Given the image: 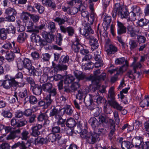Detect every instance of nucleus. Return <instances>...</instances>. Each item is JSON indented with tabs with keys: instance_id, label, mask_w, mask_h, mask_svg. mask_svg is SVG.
<instances>
[{
	"instance_id": "nucleus-47",
	"label": "nucleus",
	"mask_w": 149,
	"mask_h": 149,
	"mask_svg": "<svg viewBox=\"0 0 149 149\" xmlns=\"http://www.w3.org/2000/svg\"><path fill=\"white\" fill-rule=\"evenodd\" d=\"M23 75L22 73L20 72H19L15 76L14 78L12 79H14L15 80L17 81H22Z\"/></svg>"
},
{
	"instance_id": "nucleus-22",
	"label": "nucleus",
	"mask_w": 149,
	"mask_h": 149,
	"mask_svg": "<svg viewBox=\"0 0 149 149\" xmlns=\"http://www.w3.org/2000/svg\"><path fill=\"white\" fill-rule=\"evenodd\" d=\"M127 32L128 34H130L132 37H135L136 34L134 33V26L132 25H129L127 27Z\"/></svg>"
},
{
	"instance_id": "nucleus-7",
	"label": "nucleus",
	"mask_w": 149,
	"mask_h": 149,
	"mask_svg": "<svg viewBox=\"0 0 149 149\" xmlns=\"http://www.w3.org/2000/svg\"><path fill=\"white\" fill-rule=\"evenodd\" d=\"M19 83V81L15 80L14 79H12L3 81L2 85L4 88L8 89L11 87L17 86Z\"/></svg>"
},
{
	"instance_id": "nucleus-57",
	"label": "nucleus",
	"mask_w": 149,
	"mask_h": 149,
	"mask_svg": "<svg viewBox=\"0 0 149 149\" xmlns=\"http://www.w3.org/2000/svg\"><path fill=\"white\" fill-rule=\"evenodd\" d=\"M35 7L38 10L39 13H42L44 10V7L38 4H35Z\"/></svg>"
},
{
	"instance_id": "nucleus-63",
	"label": "nucleus",
	"mask_w": 149,
	"mask_h": 149,
	"mask_svg": "<svg viewBox=\"0 0 149 149\" xmlns=\"http://www.w3.org/2000/svg\"><path fill=\"white\" fill-rule=\"evenodd\" d=\"M39 36L38 35L34 33H32L31 37V41L33 42L36 43Z\"/></svg>"
},
{
	"instance_id": "nucleus-60",
	"label": "nucleus",
	"mask_w": 149,
	"mask_h": 149,
	"mask_svg": "<svg viewBox=\"0 0 149 149\" xmlns=\"http://www.w3.org/2000/svg\"><path fill=\"white\" fill-rule=\"evenodd\" d=\"M31 55L34 60H37L40 57L39 54L36 51H34L32 52Z\"/></svg>"
},
{
	"instance_id": "nucleus-62",
	"label": "nucleus",
	"mask_w": 149,
	"mask_h": 149,
	"mask_svg": "<svg viewBox=\"0 0 149 149\" xmlns=\"http://www.w3.org/2000/svg\"><path fill=\"white\" fill-rule=\"evenodd\" d=\"M65 112L67 114L71 115L73 113V110L70 106H68L65 109Z\"/></svg>"
},
{
	"instance_id": "nucleus-18",
	"label": "nucleus",
	"mask_w": 149,
	"mask_h": 149,
	"mask_svg": "<svg viewBox=\"0 0 149 149\" xmlns=\"http://www.w3.org/2000/svg\"><path fill=\"white\" fill-rule=\"evenodd\" d=\"M95 94L92 97L93 99V100H96V102L98 104H100L102 103V102L104 101L103 98L101 96H100V95L99 94V93L97 91H95Z\"/></svg>"
},
{
	"instance_id": "nucleus-23",
	"label": "nucleus",
	"mask_w": 149,
	"mask_h": 149,
	"mask_svg": "<svg viewBox=\"0 0 149 149\" xmlns=\"http://www.w3.org/2000/svg\"><path fill=\"white\" fill-rule=\"evenodd\" d=\"M86 93L82 90H80L78 91V93L76 95L77 99L80 100L84 99V100L86 97Z\"/></svg>"
},
{
	"instance_id": "nucleus-37",
	"label": "nucleus",
	"mask_w": 149,
	"mask_h": 149,
	"mask_svg": "<svg viewBox=\"0 0 149 149\" xmlns=\"http://www.w3.org/2000/svg\"><path fill=\"white\" fill-rule=\"evenodd\" d=\"M51 96H52V95L48 94L45 98V107L47 108L51 104L52 101L51 99Z\"/></svg>"
},
{
	"instance_id": "nucleus-40",
	"label": "nucleus",
	"mask_w": 149,
	"mask_h": 149,
	"mask_svg": "<svg viewBox=\"0 0 149 149\" xmlns=\"http://www.w3.org/2000/svg\"><path fill=\"white\" fill-rule=\"evenodd\" d=\"M27 123V122L26 119L23 118L17 122L16 126L18 127H21L26 125Z\"/></svg>"
},
{
	"instance_id": "nucleus-9",
	"label": "nucleus",
	"mask_w": 149,
	"mask_h": 149,
	"mask_svg": "<svg viewBox=\"0 0 149 149\" xmlns=\"http://www.w3.org/2000/svg\"><path fill=\"white\" fill-rule=\"evenodd\" d=\"M61 110L58 109V107L54 106L52 107L49 113V116L51 117L54 116V118L56 120L60 119L61 117L60 115Z\"/></svg>"
},
{
	"instance_id": "nucleus-31",
	"label": "nucleus",
	"mask_w": 149,
	"mask_h": 149,
	"mask_svg": "<svg viewBox=\"0 0 149 149\" xmlns=\"http://www.w3.org/2000/svg\"><path fill=\"white\" fill-rule=\"evenodd\" d=\"M48 140L47 138H36L35 139V143L36 145L38 144H42L47 143Z\"/></svg>"
},
{
	"instance_id": "nucleus-13",
	"label": "nucleus",
	"mask_w": 149,
	"mask_h": 149,
	"mask_svg": "<svg viewBox=\"0 0 149 149\" xmlns=\"http://www.w3.org/2000/svg\"><path fill=\"white\" fill-rule=\"evenodd\" d=\"M143 144V139L141 137H137L133 138L132 140V144L135 147L141 148V146Z\"/></svg>"
},
{
	"instance_id": "nucleus-28",
	"label": "nucleus",
	"mask_w": 149,
	"mask_h": 149,
	"mask_svg": "<svg viewBox=\"0 0 149 149\" xmlns=\"http://www.w3.org/2000/svg\"><path fill=\"white\" fill-rule=\"evenodd\" d=\"M42 3L43 5L49 7L54 8L56 7L54 3L52 2L51 0H42Z\"/></svg>"
},
{
	"instance_id": "nucleus-5",
	"label": "nucleus",
	"mask_w": 149,
	"mask_h": 149,
	"mask_svg": "<svg viewBox=\"0 0 149 149\" xmlns=\"http://www.w3.org/2000/svg\"><path fill=\"white\" fill-rule=\"evenodd\" d=\"M42 91L49 93V94L52 95V96H54L56 94V89L53 88V86L51 83L49 82L46 83L42 84Z\"/></svg>"
},
{
	"instance_id": "nucleus-29",
	"label": "nucleus",
	"mask_w": 149,
	"mask_h": 149,
	"mask_svg": "<svg viewBox=\"0 0 149 149\" xmlns=\"http://www.w3.org/2000/svg\"><path fill=\"white\" fill-rule=\"evenodd\" d=\"M27 36L26 33L22 32L19 35L17 39V41L19 43H22L27 38Z\"/></svg>"
},
{
	"instance_id": "nucleus-53",
	"label": "nucleus",
	"mask_w": 149,
	"mask_h": 149,
	"mask_svg": "<svg viewBox=\"0 0 149 149\" xmlns=\"http://www.w3.org/2000/svg\"><path fill=\"white\" fill-rule=\"evenodd\" d=\"M93 66V63L92 62H89L84 65L83 68H84L85 70H90L92 69Z\"/></svg>"
},
{
	"instance_id": "nucleus-34",
	"label": "nucleus",
	"mask_w": 149,
	"mask_h": 149,
	"mask_svg": "<svg viewBox=\"0 0 149 149\" xmlns=\"http://www.w3.org/2000/svg\"><path fill=\"white\" fill-rule=\"evenodd\" d=\"M93 101V99L91 96L89 98L90 104H88V108L91 110L95 109V110L98 111V108H96V105L94 104Z\"/></svg>"
},
{
	"instance_id": "nucleus-48",
	"label": "nucleus",
	"mask_w": 149,
	"mask_h": 149,
	"mask_svg": "<svg viewBox=\"0 0 149 149\" xmlns=\"http://www.w3.org/2000/svg\"><path fill=\"white\" fill-rule=\"evenodd\" d=\"M8 98V100L10 103H15L16 100H18V97L16 95V92H15V94L13 96H9Z\"/></svg>"
},
{
	"instance_id": "nucleus-45",
	"label": "nucleus",
	"mask_w": 149,
	"mask_h": 149,
	"mask_svg": "<svg viewBox=\"0 0 149 149\" xmlns=\"http://www.w3.org/2000/svg\"><path fill=\"white\" fill-rule=\"evenodd\" d=\"M74 79L73 76L69 75L65 78L64 81V83L68 84L70 83L74 80Z\"/></svg>"
},
{
	"instance_id": "nucleus-56",
	"label": "nucleus",
	"mask_w": 149,
	"mask_h": 149,
	"mask_svg": "<svg viewBox=\"0 0 149 149\" xmlns=\"http://www.w3.org/2000/svg\"><path fill=\"white\" fill-rule=\"evenodd\" d=\"M1 114L4 117L9 118H11L12 116V113L8 111H3Z\"/></svg>"
},
{
	"instance_id": "nucleus-11",
	"label": "nucleus",
	"mask_w": 149,
	"mask_h": 149,
	"mask_svg": "<svg viewBox=\"0 0 149 149\" xmlns=\"http://www.w3.org/2000/svg\"><path fill=\"white\" fill-rule=\"evenodd\" d=\"M80 41L79 39L76 38L74 42L72 45V50L75 52L77 53L80 51L82 48V45L80 43Z\"/></svg>"
},
{
	"instance_id": "nucleus-39",
	"label": "nucleus",
	"mask_w": 149,
	"mask_h": 149,
	"mask_svg": "<svg viewBox=\"0 0 149 149\" xmlns=\"http://www.w3.org/2000/svg\"><path fill=\"white\" fill-rule=\"evenodd\" d=\"M48 28L50 32L52 33L54 32L56 29L54 23L52 22H51L49 23L48 25Z\"/></svg>"
},
{
	"instance_id": "nucleus-21",
	"label": "nucleus",
	"mask_w": 149,
	"mask_h": 149,
	"mask_svg": "<svg viewBox=\"0 0 149 149\" xmlns=\"http://www.w3.org/2000/svg\"><path fill=\"white\" fill-rule=\"evenodd\" d=\"M108 48L106 49V51L108 55L113 54L117 51L116 47L112 45H109Z\"/></svg>"
},
{
	"instance_id": "nucleus-14",
	"label": "nucleus",
	"mask_w": 149,
	"mask_h": 149,
	"mask_svg": "<svg viewBox=\"0 0 149 149\" xmlns=\"http://www.w3.org/2000/svg\"><path fill=\"white\" fill-rule=\"evenodd\" d=\"M117 25V33L118 34L120 35L126 32L127 28L123 24L118 21Z\"/></svg>"
},
{
	"instance_id": "nucleus-10",
	"label": "nucleus",
	"mask_w": 149,
	"mask_h": 149,
	"mask_svg": "<svg viewBox=\"0 0 149 149\" xmlns=\"http://www.w3.org/2000/svg\"><path fill=\"white\" fill-rule=\"evenodd\" d=\"M60 27L61 32L64 33H67L69 37L73 36L74 33V29L72 27H65L63 26H60Z\"/></svg>"
},
{
	"instance_id": "nucleus-6",
	"label": "nucleus",
	"mask_w": 149,
	"mask_h": 149,
	"mask_svg": "<svg viewBox=\"0 0 149 149\" xmlns=\"http://www.w3.org/2000/svg\"><path fill=\"white\" fill-rule=\"evenodd\" d=\"M84 137H85L87 142L90 144H94L97 140L99 135L95 132H90L86 134H83Z\"/></svg>"
},
{
	"instance_id": "nucleus-43",
	"label": "nucleus",
	"mask_w": 149,
	"mask_h": 149,
	"mask_svg": "<svg viewBox=\"0 0 149 149\" xmlns=\"http://www.w3.org/2000/svg\"><path fill=\"white\" fill-rule=\"evenodd\" d=\"M6 58L8 61H13L14 59V56L13 53L12 52H7L6 54Z\"/></svg>"
},
{
	"instance_id": "nucleus-19",
	"label": "nucleus",
	"mask_w": 149,
	"mask_h": 149,
	"mask_svg": "<svg viewBox=\"0 0 149 149\" xmlns=\"http://www.w3.org/2000/svg\"><path fill=\"white\" fill-rule=\"evenodd\" d=\"M96 14H95L93 12H92L90 17L89 16L87 18L88 19V23H87L86 21L83 22V25L84 26L85 25V24H87L89 26L91 27V26H90V24L92 25L93 22H94L95 20V17L96 16Z\"/></svg>"
},
{
	"instance_id": "nucleus-36",
	"label": "nucleus",
	"mask_w": 149,
	"mask_h": 149,
	"mask_svg": "<svg viewBox=\"0 0 149 149\" xmlns=\"http://www.w3.org/2000/svg\"><path fill=\"white\" fill-rule=\"evenodd\" d=\"M29 72L33 76H38L41 75L42 74V72L40 70H36L34 67Z\"/></svg>"
},
{
	"instance_id": "nucleus-30",
	"label": "nucleus",
	"mask_w": 149,
	"mask_h": 149,
	"mask_svg": "<svg viewBox=\"0 0 149 149\" xmlns=\"http://www.w3.org/2000/svg\"><path fill=\"white\" fill-rule=\"evenodd\" d=\"M66 124L68 127L72 128L75 125V121L74 119L70 118L67 120Z\"/></svg>"
},
{
	"instance_id": "nucleus-1",
	"label": "nucleus",
	"mask_w": 149,
	"mask_h": 149,
	"mask_svg": "<svg viewBox=\"0 0 149 149\" xmlns=\"http://www.w3.org/2000/svg\"><path fill=\"white\" fill-rule=\"evenodd\" d=\"M84 28L81 29L80 32L81 34L85 37L87 39H89L91 49L93 51L97 49L99 46L98 40L96 38H95L91 36L93 33V31L92 30L91 27L87 24H85Z\"/></svg>"
},
{
	"instance_id": "nucleus-35",
	"label": "nucleus",
	"mask_w": 149,
	"mask_h": 149,
	"mask_svg": "<svg viewBox=\"0 0 149 149\" xmlns=\"http://www.w3.org/2000/svg\"><path fill=\"white\" fill-rule=\"evenodd\" d=\"M45 24H42L39 26H34L31 32L38 33L39 32V30H41L45 26Z\"/></svg>"
},
{
	"instance_id": "nucleus-27",
	"label": "nucleus",
	"mask_w": 149,
	"mask_h": 149,
	"mask_svg": "<svg viewBox=\"0 0 149 149\" xmlns=\"http://www.w3.org/2000/svg\"><path fill=\"white\" fill-rule=\"evenodd\" d=\"M17 13L16 10L14 8L11 7H8L6 9L5 12V14L8 16L15 15H16Z\"/></svg>"
},
{
	"instance_id": "nucleus-49",
	"label": "nucleus",
	"mask_w": 149,
	"mask_h": 149,
	"mask_svg": "<svg viewBox=\"0 0 149 149\" xmlns=\"http://www.w3.org/2000/svg\"><path fill=\"white\" fill-rule=\"evenodd\" d=\"M80 87V85L78 82H75L73 83L70 86V88L71 89L72 92L75 91Z\"/></svg>"
},
{
	"instance_id": "nucleus-3",
	"label": "nucleus",
	"mask_w": 149,
	"mask_h": 149,
	"mask_svg": "<svg viewBox=\"0 0 149 149\" xmlns=\"http://www.w3.org/2000/svg\"><path fill=\"white\" fill-rule=\"evenodd\" d=\"M114 88L111 87L108 92V103L111 107L117 110L121 111L123 109V107L121 106L115 100Z\"/></svg>"
},
{
	"instance_id": "nucleus-4",
	"label": "nucleus",
	"mask_w": 149,
	"mask_h": 149,
	"mask_svg": "<svg viewBox=\"0 0 149 149\" xmlns=\"http://www.w3.org/2000/svg\"><path fill=\"white\" fill-rule=\"evenodd\" d=\"M128 12L124 8H123L119 3L115 4V8L112 11V16L115 17L117 15L122 18L127 17Z\"/></svg>"
},
{
	"instance_id": "nucleus-26",
	"label": "nucleus",
	"mask_w": 149,
	"mask_h": 149,
	"mask_svg": "<svg viewBox=\"0 0 149 149\" xmlns=\"http://www.w3.org/2000/svg\"><path fill=\"white\" fill-rule=\"evenodd\" d=\"M110 121L111 126L110 128L111 130L109 134V139L111 140L112 139V136L113 135L115 130V125L114 122L113 120H111Z\"/></svg>"
},
{
	"instance_id": "nucleus-25",
	"label": "nucleus",
	"mask_w": 149,
	"mask_h": 149,
	"mask_svg": "<svg viewBox=\"0 0 149 149\" xmlns=\"http://www.w3.org/2000/svg\"><path fill=\"white\" fill-rule=\"evenodd\" d=\"M8 31L6 29L1 28L0 29V39L4 40L7 38Z\"/></svg>"
},
{
	"instance_id": "nucleus-44",
	"label": "nucleus",
	"mask_w": 149,
	"mask_h": 149,
	"mask_svg": "<svg viewBox=\"0 0 149 149\" xmlns=\"http://www.w3.org/2000/svg\"><path fill=\"white\" fill-rule=\"evenodd\" d=\"M26 26L28 30V31L31 32L33 28L34 24L31 21H29L26 24Z\"/></svg>"
},
{
	"instance_id": "nucleus-55",
	"label": "nucleus",
	"mask_w": 149,
	"mask_h": 149,
	"mask_svg": "<svg viewBox=\"0 0 149 149\" xmlns=\"http://www.w3.org/2000/svg\"><path fill=\"white\" fill-rule=\"evenodd\" d=\"M54 21L58 23L59 25H61L62 24H64L65 21L64 19L63 18H61L59 17H57L54 19Z\"/></svg>"
},
{
	"instance_id": "nucleus-54",
	"label": "nucleus",
	"mask_w": 149,
	"mask_h": 149,
	"mask_svg": "<svg viewBox=\"0 0 149 149\" xmlns=\"http://www.w3.org/2000/svg\"><path fill=\"white\" fill-rule=\"evenodd\" d=\"M148 24L147 21L141 19L138 21L137 22L138 25L140 26H142L147 25Z\"/></svg>"
},
{
	"instance_id": "nucleus-8",
	"label": "nucleus",
	"mask_w": 149,
	"mask_h": 149,
	"mask_svg": "<svg viewBox=\"0 0 149 149\" xmlns=\"http://www.w3.org/2000/svg\"><path fill=\"white\" fill-rule=\"evenodd\" d=\"M115 63L117 65H120L125 64L120 68L119 70L120 71H124L126 70L128 66V62L126 60H125L124 57H122L120 58H116L115 61Z\"/></svg>"
},
{
	"instance_id": "nucleus-38",
	"label": "nucleus",
	"mask_w": 149,
	"mask_h": 149,
	"mask_svg": "<svg viewBox=\"0 0 149 149\" xmlns=\"http://www.w3.org/2000/svg\"><path fill=\"white\" fill-rule=\"evenodd\" d=\"M35 43L37 46H44L47 45V42L45 40L41 38L40 36L38 38Z\"/></svg>"
},
{
	"instance_id": "nucleus-20",
	"label": "nucleus",
	"mask_w": 149,
	"mask_h": 149,
	"mask_svg": "<svg viewBox=\"0 0 149 149\" xmlns=\"http://www.w3.org/2000/svg\"><path fill=\"white\" fill-rule=\"evenodd\" d=\"M33 87V91L34 94L38 95L41 94L42 90V86L38 84H35V86Z\"/></svg>"
},
{
	"instance_id": "nucleus-58",
	"label": "nucleus",
	"mask_w": 149,
	"mask_h": 149,
	"mask_svg": "<svg viewBox=\"0 0 149 149\" xmlns=\"http://www.w3.org/2000/svg\"><path fill=\"white\" fill-rule=\"evenodd\" d=\"M62 41V36L60 33H58L57 35L56 43L59 45H61Z\"/></svg>"
},
{
	"instance_id": "nucleus-12",
	"label": "nucleus",
	"mask_w": 149,
	"mask_h": 149,
	"mask_svg": "<svg viewBox=\"0 0 149 149\" xmlns=\"http://www.w3.org/2000/svg\"><path fill=\"white\" fill-rule=\"evenodd\" d=\"M53 68L55 72H58L59 71L66 70L68 68L67 65L63 64H58L56 65L54 62L52 63Z\"/></svg>"
},
{
	"instance_id": "nucleus-50",
	"label": "nucleus",
	"mask_w": 149,
	"mask_h": 149,
	"mask_svg": "<svg viewBox=\"0 0 149 149\" xmlns=\"http://www.w3.org/2000/svg\"><path fill=\"white\" fill-rule=\"evenodd\" d=\"M29 97V102L31 104H35L37 103L38 100L37 98L34 96H30Z\"/></svg>"
},
{
	"instance_id": "nucleus-15",
	"label": "nucleus",
	"mask_w": 149,
	"mask_h": 149,
	"mask_svg": "<svg viewBox=\"0 0 149 149\" xmlns=\"http://www.w3.org/2000/svg\"><path fill=\"white\" fill-rule=\"evenodd\" d=\"M88 123L95 131L100 125V123L95 117H91L88 121Z\"/></svg>"
},
{
	"instance_id": "nucleus-52",
	"label": "nucleus",
	"mask_w": 149,
	"mask_h": 149,
	"mask_svg": "<svg viewBox=\"0 0 149 149\" xmlns=\"http://www.w3.org/2000/svg\"><path fill=\"white\" fill-rule=\"evenodd\" d=\"M145 97V98L141 102L140 104L141 106L143 108H144L146 106L147 107L149 106L148 100L146 99V96Z\"/></svg>"
},
{
	"instance_id": "nucleus-61",
	"label": "nucleus",
	"mask_w": 149,
	"mask_h": 149,
	"mask_svg": "<svg viewBox=\"0 0 149 149\" xmlns=\"http://www.w3.org/2000/svg\"><path fill=\"white\" fill-rule=\"evenodd\" d=\"M51 57V56L48 53L43 54L41 56L44 61H49Z\"/></svg>"
},
{
	"instance_id": "nucleus-32",
	"label": "nucleus",
	"mask_w": 149,
	"mask_h": 149,
	"mask_svg": "<svg viewBox=\"0 0 149 149\" xmlns=\"http://www.w3.org/2000/svg\"><path fill=\"white\" fill-rule=\"evenodd\" d=\"M121 146L123 149H129L132 147V144L128 141H124L122 142Z\"/></svg>"
},
{
	"instance_id": "nucleus-17",
	"label": "nucleus",
	"mask_w": 149,
	"mask_h": 149,
	"mask_svg": "<svg viewBox=\"0 0 149 149\" xmlns=\"http://www.w3.org/2000/svg\"><path fill=\"white\" fill-rule=\"evenodd\" d=\"M23 61L24 68L27 69L29 72L34 67L32 66L31 61L29 59L25 58Z\"/></svg>"
},
{
	"instance_id": "nucleus-16",
	"label": "nucleus",
	"mask_w": 149,
	"mask_h": 149,
	"mask_svg": "<svg viewBox=\"0 0 149 149\" xmlns=\"http://www.w3.org/2000/svg\"><path fill=\"white\" fill-rule=\"evenodd\" d=\"M99 120L100 125L102 124V126L105 127L107 126L109 122V118L101 115L99 117Z\"/></svg>"
},
{
	"instance_id": "nucleus-59",
	"label": "nucleus",
	"mask_w": 149,
	"mask_h": 149,
	"mask_svg": "<svg viewBox=\"0 0 149 149\" xmlns=\"http://www.w3.org/2000/svg\"><path fill=\"white\" fill-rule=\"evenodd\" d=\"M6 29L8 31V33H12L13 34H14L15 33V28L12 25H10L8 28Z\"/></svg>"
},
{
	"instance_id": "nucleus-51",
	"label": "nucleus",
	"mask_w": 149,
	"mask_h": 149,
	"mask_svg": "<svg viewBox=\"0 0 149 149\" xmlns=\"http://www.w3.org/2000/svg\"><path fill=\"white\" fill-rule=\"evenodd\" d=\"M32 130L31 135L34 136H37L40 134V132L34 127L31 128Z\"/></svg>"
},
{
	"instance_id": "nucleus-41",
	"label": "nucleus",
	"mask_w": 149,
	"mask_h": 149,
	"mask_svg": "<svg viewBox=\"0 0 149 149\" xmlns=\"http://www.w3.org/2000/svg\"><path fill=\"white\" fill-rule=\"evenodd\" d=\"M111 21V17L110 16H106L104 18V22L103 24V25L104 24L106 25V28L107 29V27L109 25V24Z\"/></svg>"
},
{
	"instance_id": "nucleus-24",
	"label": "nucleus",
	"mask_w": 149,
	"mask_h": 149,
	"mask_svg": "<svg viewBox=\"0 0 149 149\" xmlns=\"http://www.w3.org/2000/svg\"><path fill=\"white\" fill-rule=\"evenodd\" d=\"M19 96L22 98H24V101L25 103L29 101V98L28 95L27 90L26 89H25L23 91L19 92Z\"/></svg>"
},
{
	"instance_id": "nucleus-64",
	"label": "nucleus",
	"mask_w": 149,
	"mask_h": 149,
	"mask_svg": "<svg viewBox=\"0 0 149 149\" xmlns=\"http://www.w3.org/2000/svg\"><path fill=\"white\" fill-rule=\"evenodd\" d=\"M103 111L104 113L107 114H111L112 112V111L110 107L107 106L104 107Z\"/></svg>"
},
{
	"instance_id": "nucleus-33",
	"label": "nucleus",
	"mask_w": 149,
	"mask_h": 149,
	"mask_svg": "<svg viewBox=\"0 0 149 149\" xmlns=\"http://www.w3.org/2000/svg\"><path fill=\"white\" fill-rule=\"evenodd\" d=\"M129 45L130 49L132 51L137 47L138 44L136 40L131 39L129 41Z\"/></svg>"
},
{
	"instance_id": "nucleus-46",
	"label": "nucleus",
	"mask_w": 149,
	"mask_h": 149,
	"mask_svg": "<svg viewBox=\"0 0 149 149\" xmlns=\"http://www.w3.org/2000/svg\"><path fill=\"white\" fill-rule=\"evenodd\" d=\"M55 134L53 133H51L48 135V141L49 142L53 143L56 141V137Z\"/></svg>"
},
{
	"instance_id": "nucleus-42",
	"label": "nucleus",
	"mask_w": 149,
	"mask_h": 149,
	"mask_svg": "<svg viewBox=\"0 0 149 149\" xmlns=\"http://www.w3.org/2000/svg\"><path fill=\"white\" fill-rule=\"evenodd\" d=\"M47 119V116L46 113H41L37 117L38 121L42 122L45 121Z\"/></svg>"
},
{
	"instance_id": "nucleus-2",
	"label": "nucleus",
	"mask_w": 149,
	"mask_h": 149,
	"mask_svg": "<svg viewBox=\"0 0 149 149\" xmlns=\"http://www.w3.org/2000/svg\"><path fill=\"white\" fill-rule=\"evenodd\" d=\"M74 73L75 76L78 81L86 78L85 74L81 71L76 70L74 72ZM106 73H102L100 75L97 76V77H93L92 76H90L86 78L89 80H91L92 84L96 85L97 87L98 88L100 85V81L105 80L106 77Z\"/></svg>"
}]
</instances>
